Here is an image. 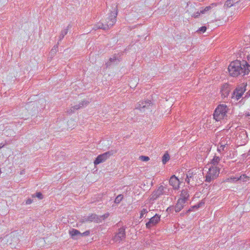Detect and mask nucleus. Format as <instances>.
Segmentation results:
<instances>
[{
  "label": "nucleus",
  "instance_id": "obj_28",
  "mask_svg": "<svg viewBox=\"0 0 250 250\" xmlns=\"http://www.w3.org/2000/svg\"><path fill=\"white\" fill-rule=\"evenodd\" d=\"M193 172H191V171H188L187 173L186 174L187 179H191L193 177Z\"/></svg>",
  "mask_w": 250,
  "mask_h": 250
},
{
  "label": "nucleus",
  "instance_id": "obj_14",
  "mask_svg": "<svg viewBox=\"0 0 250 250\" xmlns=\"http://www.w3.org/2000/svg\"><path fill=\"white\" fill-rule=\"evenodd\" d=\"M181 198L179 199H183V201L186 202L189 197V193L187 189H183L180 194Z\"/></svg>",
  "mask_w": 250,
  "mask_h": 250
},
{
  "label": "nucleus",
  "instance_id": "obj_32",
  "mask_svg": "<svg viewBox=\"0 0 250 250\" xmlns=\"http://www.w3.org/2000/svg\"><path fill=\"white\" fill-rule=\"evenodd\" d=\"M247 178V177L245 175H242L239 177V180L244 181H245V179Z\"/></svg>",
  "mask_w": 250,
  "mask_h": 250
},
{
  "label": "nucleus",
  "instance_id": "obj_1",
  "mask_svg": "<svg viewBox=\"0 0 250 250\" xmlns=\"http://www.w3.org/2000/svg\"><path fill=\"white\" fill-rule=\"evenodd\" d=\"M250 65L245 61H235L231 62L228 67V70L230 75L232 77H237L239 75H248L250 70Z\"/></svg>",
  "mask_w": 250,
  "mask_h": 250
},
{
  "label": "nucleus",
  "instance_id": "obj_17",
  "mask_svg": "<svg viewBox=\"0 0 250 250\" xmlns=\"http://www.w3.org/2000/svg\"><path fill=\"white\" fill-rule=\"evenodd\" d=\"M119 61L116 56H113L112 58H110L109 61L106 63V65L107 66H109L112 63H117Z\"/></svg>",
  "mask_w": 250,
  "mask_h": 250
},
{
  "label": "nucleus",
  "instance_id": "obj_6",
  "mask_svg": "<svg viewBox=\"0 0 250 250\" xmlns=\"http://www.w3.org/2000/svg\"><path fill=\"white\" fill-rule=\"evenodd\" d=\"M115 153V151L111 150L106 152L102 154L99 155L96 158L94 162V165H97L100 163L105 162L109 157L113 155Z\"/></svg>",
  "mask_w": 250,
  "mask_h": 250
},
{
  "label": "nucleus",
  "instance_id": "obj_39",
  "mask_svg": "<svg viewBox=\"0 0 250 250\" xmlns=\"http://www.w3.org/2000/svg\"><path fill=\"white\" fill-rule=\"evenodd\" d=\"M201 205H202V203H200V204H198L197 205H195V206H193V208H199L200 207Z\"/></svg>",
  "mask_w": 250,
  "mask_h": 250
},
{
  "label": "nucleus",
  "instance_id": "obj_34",
  "mask_svg": "<svg viewBox=\"0 0 250 250\" xmlns=\"http://www.w3.org/2000/svg\"><path fill=\"white\" fill-rule=\"evenodd\" d=\"M75 110L73 108H72V107H71V108H70L69 109H68L67 111V112L69 114H72L74 112V111Z\"/></svg>",
  "mask_w": 250,
  "mask_h": 250
},
{
  "label": "nucleus",
  "instance_id": "obj_45",
  "mask_svg": "<svg viewBox=\"0 0 250 250\" xmlns=\"http://www.w3.org/2000/svg\"><path fill=\"white\" fill-rule=\"evenodd\" d=\"M96 222L97 223H100V222H98V221H97ZM100 222H101L100 221Z\"/></svg>",
  "mask_w": 250,
  "mask_h": 250
},
{
  "label": "nucleus",
  "instance_id": "obj_35",
  "mask_svg": "<svg viewBox=\"0 0 250 250\" xmlns=\"http://www.w3.org/2000/svg\"><path fill=\"white\" fill-rule=\"evenodd\" d=\"M32 201L33 200L29 198L26 201L25 204L29 205L32 203Z\"/></svg>",
  "mask_w": 250,
  "mask_h": 250
},
{
  "label": "nucleus",
  "instance_id": "obj_38",
  "mask_svg": "<svg viewBox=\"0 0 250 250\" xmlns=\"http://www.w3.org/2000/svg\"><path fill=\"white\" fill-rule=\"evenodd\" d=\"M109 214L108 213H105L102 216L104 219L107 218L109 217Z\"/></svg>",
  "mask_w": 250,
  "mask_h": 250
},
{
  "label": "nucleus",
  "instance_id": "obj_33",
  "mask_svg": "<svg viewBox=\"0 0 250 250\" xmlns=\"http://www.w3.org/2000/svg\"><path fill=\"white\" fill-rule=\"evenodd\" d=\"M88 219H99V216L96 214H92Z\"/></svg>",
  "mask_w": 250,
  "mask_h": 250
},
{
  "label": "nucleus",
  "instance_id": "obj_19",
  "mask_svg": "<svg viewBox=\"0 0 250 250\" xmlns=\"http://www.w3.org/2000/svg\"><path fill=\"white\" fill-rule=\"evenodd\" d=\"M220 161V159L219 157L214 156L211 162V164L212 165L211 167H217Z\"/></svg>",
  "mask_w": 250,
  "mask_h": 250
},
{
  "label": "nucleus",
  "instance_id": "obj_44",
  "mask_svg": "<svg viewBox=\"0 0 250 250\" xmlns=\"http://www.w3.org/2000/svg\"><path fill=\"white\" fill-rule=\"evenodd\" d=\"M248 61L250 62V55L248 56Z\"/></svg>",
  "mask_w": 250,
  "mask_h": 250
},
{
  "label": "nucleus",
  "instance_id": "obj_7",
  "mask_svg": "<svg viewBox=\"0 0 250 250\" xmlns=\"http://www.w3.org/2000/svg\"><path fill=\"white\" fill-rule=\"evenodd\" d=\"M164 188L165 187L163 186H160L158 188L153 191V192L150 196V201H153L156 200L160 195L163 194L164 193Z\"/></svg>",
  "mask_w": 250,
  "mask_h": 250
},
{
  "label": "nucleus",
  "instance_id": "obj_40",
  "mask_svg": "<svg viewBox=\"0 0 250 250\" xmlns=\"http://www.w3.org/2000/svg\"><path fill=\"white\" fill-rule=\"evenodd\" d=\"M231 1L235 4L238 3L239 1H240V0H231Z\"/></svg>",
  "mask_w": 250,
  "mask_h": 250
},
{
  "label": "nucleus",
  "instance_id": "obj_2",
  "mask_svg": "<svg viewBox=\"0 0 250 250\" xmlns=\"http://www.w3.org/2000/svg\"><path fill=\"white\" fill-rule=\"evenodd\" d=\"M112 10L110 15L104 21L98 23L93 28L95 30L102 29L107 30L111 28L116 22V17L118 14L117 5L116 3L112 4Z\"/></svg>",
  "mask_w": 250,
  "mask_h": 250
},
{
  "label": "nucleus",
  "instance_id": "obj_9",
  "mask_svg": "<svg viewBox=\"0 0 250 250\" xmlns=\"http://www.w3.org/2000/svg\"><path fill=\"white\" fill-rule=\"evenodd\" d=\"M169 184L173 189H178L179 188L180 181L175 175H172L169 180Z\"/></svg>",
  "mask_w": 250,
  "mask_h": 250
},
{
  "label": "nucleus",
  "instance_id": "obj_30",
  "mask_svg": "<svg viewBox=\"0 0 250 250\" xmlns=\"http://www.w3.org/2000/svg\"><path fill=\"white\" fill-rule=\"evenodd\" d=\"M146 213H148L146 209H144L143 210H142L141 213L140 214V218L144 217V214H145Z\"/></svg>",
  "mask_w": 250,
  "mask_h": 250
},
{
  "label": "nucleus",
  "instance_id": "obj_13",
  "mask_svg": "<svg viewBox=\"0 0 250 250\" xmlns=\"http://www.w3.org/2000/svg\"><path fill=\"white\" fill-rule=\"evenodd\" d=\"M185 203V202L183 201V199H179L175 207V211L176 212H179L183 208L184 205Z\"/></svg>",
  "mask_w": 250,
  "mask_h": 250
},
{
  "label": "nucleus",
  "instance_id": "obj_24",
  "mask_svg": "<svg viewBox=\"0 0 250 250\" xmlns=\"http://www.w3.org/2000/svg\"><path fill=\"white\" fill-rule=\"evenodd\" d=\"M239 180V177H233L228 178L227 181L228 182H236Z\"/></svg>",
  "mask_w": 250,
  "mask_h": 250
},
{
  "label": "nucleus",
  "instance_id": "obj_15",
  "mask_svg": "<svg viewBox=\"0 0 250 250\" xmlns=\"http://www.w3.org/2000/svg\"><path fill=\"white\" fill-rule=\"evenodd\" d=\"M88 104V102L86 101H83L80 102L78 104L72 106V108H73L75 110H78L80 108L83 107L84 106L87 105Z\"/></svg>",
  "mask_w": 250,
  "mask_h": 250
},
{
  "label": "nucleus",
  "instance_id": "obj_5",
  "mask_svg": "<svg viewBox=\"0 0 250 250\" xmlns=\"http://www.w3.org/2000/svg\"><path fill=\"white\" fill-rule=\"evenodd\" d=\"M247 83H243L240 84L233 91L231 98H235L237 100L240 99L242 97L243 93L245 92L246 87L247 86Z\"/></svg>",
  "mask_w": 250,
  "mask_h": 250
},
{
  "label": "nucleus",
  "instance_id": "obj_36",
  "mask_svg": "<svg viewBox=\"0 0 250 250\" xmlns=\"http://www.w3.org/2000/svg\"><path fill=\"white\" fill-rule=\"evenodd\" d=\"M225 147H226V146L225 145H221L220 148H218V150L219 151H220L221 149L223 150H224V148Z\"/></svg>",
  "mask_w": 250,
  "mask_h": 250
},
{
  "label": "nucleus",
  "instance_id": "obj_8",
  "mask_svg": "<svg viewBox=\"0 0 250 250\" xmlns=\"http://www.w3.org/2000/svg\"><path fill=\"white\" fill-rule=\"evenodd\" d=\"M125 229L124 228H121L119 229L118 232L115 235L114 237V241L115 242H120L122 240L125 238Z\"/></svg>",
  "mask_w": 250,
  "mask_h": 250
},
{
  "label": "nucleus",
  "instance_id": "obj_22",
  "mask_svg": "<svg viewBox=\"0 0 250 250\" xmlns=\"http://www.w3.org/2000/svg\"><path fill=\"white\" fill-rule=\"evenodd\" d=\"M234 3L232 2L231 0H227L225 3V6L228 7H230L233 5Z\"/></svg>",
  "mask_w": 250,
  "mask_h": 250
},
{
  "label": "nucleus",
  "instance_id": "obj_25",
  "mask_svg": "<svg viewBox=\"0 0 250 250\" xmlns=\"http://www.w3.org/2000/svg\"><path fill=\"white\" fill-rule=\"evenodd\" d=\"M211 8L210 6L206 7L204 9L200 10V13L202 14H205L206 12L210 10Z\"/></svg>",
  "mask_w": 250,
  "mask_h": 250
},
{
  "label": "nucleus",
  "instance_id": "obj_23",
  "mask_svg": "<svg viewBox=\"0 0 250 250\" xmlns=\"http://www.w3.org/2000/svg\"><path fill=\"white\" fill-rule=\"evenodd\" d=\"M33 197H37L40 199H42L43 198V195L42 193L39 192H37L35 194L32 195Z\"/></svg>",
  "mask_w": 250,
  "mask_h": 250
},
{
  "label": "nucleus",
  "instance_id": "obj_26",
  "mask_svg": "<svg viewBox=\"0 0 250 250\" xmlns=\"http://www.w3.org/2000/svg\"><path fill=\"white\" fill-rule=\"evenodd\" d=\"M139 160L142 161H148L149 160V158L148 156H140L139 157Z\"/></svg>",
  "mask_w": 250,
  "mask_h": 250
},
{
  "label": "nucleus",
  "instance_id": "obj_46",
  "mask_svg": "<svg viewBox=\"0 0 250 250\" xmlns=\"http://www.w3.org/2000/svg\"><path fill=\"white\" fill-rule=\"evenodd\" d=\"M2 146H0V149L2 147Z\"/></svg>",
  "mask_w": 250,
  "mask_h": 250
},
{
  "label": "nucleus",
  "instance_id": "obj_11",
  "mask_svg": "<svg viewBox=\"0 0 250 250\" xmlns=\"http://www.w3.org/2000/svg\"><path fill=\"white\" fill-rule=\"evenodd\" d=\"M150 101L148 102H140L138 103L136 108L141 111H144V109L145 108H148L150 104Z\"/></svg>",
  "mask_w": 250,
  "mask_h": 250
},
{
  "label": "nucleus",
  "instance_id": "obj_4",
  "mask_svg": "<svg viewBox=\"0 0 250 250\" xmlns=\"http://www.w3.org/2000/svg\"><path fill=\"white\" fill-rule=\"evenodd\" d=\"M220 169L217 167H211L206 176V182L210 183L211 181L216 179L219 175Z\"/></svg>",
  "mask_w": 250,
  "mask_h": 250
},
{
  "label": "nucleus",
  "instance_id": "obj_37",
  "mask_svg": "<svg viewBox=\"0 0 250 250\" xmlns=\"http://www.w3.org/2000/svg\"><path fill=\"white\" fill-rule=\"evenodd\" d=\"M200 13V12H199L198 11L196 13H195L192 16L194 17V18H198L199 16Z\"/></svg>",
  "mask_w": 250,
  "mask_h": 250
},
{
  "label": "nucleus",
  "instance_id": "obj_41",
  "mask_svg": "<svg viewBox=\"0 0 250 250\" xmlns=\"http://www.w3.org/2000/svg\"><path fill=\"white\" fill-rule=\"evenodd\" d=\"M35 104V102H30L29 104H28V105H34V104Z\"/></svg>",
  "mask_w": 250,
  "mask_h": 250
},
{
  "label": "nucleus",
  "instance_id": "obj_27",
  "mask_svg": "<svg viewBox=\"0 0 250 250\" xmlns=\"http://www.w3.org/2000/svg\"><path fill=\"white\" fill-rule=\"evenodd\" d=\"M57 48H58V45H55L53 47V48L51 49V50L50 52L51 55H54L56 54Z\"/></svg>",
  "mask_w": 250,
  "mask_h": 250
},
{
  "label": "nucleus",
  "instance_id": "obj_21",
  "mask_svg": "<svg viewBox=\"0 0 250 250\" xmlns=\"http://www.w3.org/2000/svg\"><path fill=\"white\" fill-rule=\"evenodd\" d=\"M123 196L122 194L118 195L115 200V203L116 204H119L123 199Z\"/></svg>",
  "mask_w": 250,
  "mask_h": 250
},
{
  "label": "nucleus",
  "instance_id": "obj_29",
  "mask_svg": "<svg viewBox=\"0 0 250 250\" xmlns=\"http://www.w3.org/2000/svg\"><path fill=\"white\" fill-rule=\"evenodd\" d=\"M207 30V27L205 26H202L200 27L197 31V32H199L200 33H204Z\"/></svg>",
  "mask_w": 250,
  "mask_h": 250
},
{
  "label": "nucleus",
  "instance_id": "obj_12",
  "mask_svg": "<svg viewBox=\"0 0 250 250\" xmlns=\"http://www.w3.org/2000/svg\"><path fill=\"white\" fill-rule=\"evenodd\" d=\"M69 233L73 239H78L81 237V232L77 229H72L69 230Z\"/></svg>",
  "mask_w": 250,
  "mask_h": 250
},
{
  "label": "nucleus",
  "instance_id": "obj_3",
  "mask_svg": "<svg viewBox=\"0 0 250 250\" xmlns=\"http://www.w3.org/2000/svg\"><path fill=\"white\" fill-rule=\"evenodd\" d=\"M228 108L226 105L221 104L218 106L213 114L214 119L216 121H220L227 117L226 113Z\"/></svg>",
  "mask_w": 250,
  "mask_h": 250
},
{
  "label": "nucleus",
  "instance_id": "obj_16",
  "mask_svg": "<svg viewBox=\"0 0 250 250\" xmlns=\"http://www.w3.org/2000/svg\"><path fill=\"white\" fill-rule=\"evenodd\" d=\"M69 27V25L67 26V28L64 29V30H62L61 31V33L59 36V41L58 42V44L59 43V42H61L62 40V39L64 38V36L67 34Z\"/></svg>",
  "mask_w": 250,
  "mask_h": 250
},
{
  "label": "nucleus",
  "instance_id": "obj_10",
  "mask_svg": "<svg viewBox=\"0 0 250 250\" xmlns=\"http://www.w3.org/2000/svg\"><path fill=\"white\" fill-rule=\"evenodd\" d=\"M230 90V88L229 85L227 83H224L222 85L221 90L222 96L224 98L227 97L229 93Z\"/></svg>",
  "mask_w": 250,
  "mask_h": 250
},
{
  "label": "nucleus",
  "instance_id": "obj_18",
  "mask_svg": "<svg viewBox=\"0 0 250 250\" xmlns=\"http://www.w3.org/2000/svg\"><path fill=\"white\" fill-rule=\"evenodd\" d=\"M160 220H149V222L146 223L147 228H150L152 226L158 223Z\"/></svg>",
  "mask_w": 250,
  "mask_h": 250
},
{
  "label": "nucleus",
  "instance_id": "obj_20",
  "mask_svg": "<svg viewBox=\"0 0 250 250\" xmlns=\"http://www.w3.org/2000/svg\"><path fill=\"white\" fill-rule=\"evenodd\" d=\"M170 157L168 153H165L162 157V162L164 164H165L169 160Z\"/></svg>",
  "mask_w": 250,
  "mask_h": 250
},
{
  "label": "nucleus",
  "instance_id": "obj_43",
  "mask_svg": "<svg viewBox=\"0 0 250 250\" xmlns=\"http://www.w3.org/2000/svg\"><path fill=\"white\" fill-rule=\"evenodd\" d=\"M157 216V214H155L154 216H152V217H151L149 219H155V217Z\"/></svg>",
  "mask_w": 250,
  "mask_h": 250
},
{
  "label": "nucleus",
  "instance_id": "obj_31",
  "mask_svg": "<svg viewBox=\"0 0 250 250\" xmlns=\"http://www.w3.org/2000/svg\"><path fill=\"white\" fill-rule=\"evenodd\" d=\"M90 234V231L89 230H86L85 232L83 233H81V237H83L84 236H88Z\"/></svg>",
  "mask_w": 250,
  "mask_h": 250
},
{
  "label": "nucleus",
  "instance_id": "obj_42",
  "mask_svg": "<svg viewBox=\"0 0 250 250\" xmlns=\"http://www.w3.org/2000/svg\"><path fill=\"white\" fill-rule=\"evenodd\" d=\"M190 179H187V178H186V182H187V183L188 184H189V183H190Z\"/></svg>",
  "mask_w": 250,
  "mask_h": 250
}]
</instances>
